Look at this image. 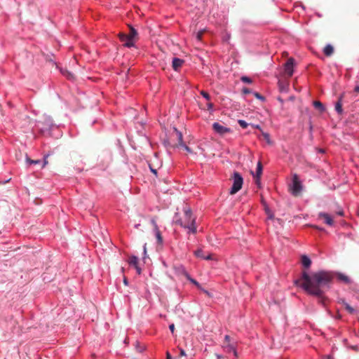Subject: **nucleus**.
I'll return each instance as SVG.
<instances>
[{
  "label": "nucleus",
  "mask_w": 359,
  "mask_h": 359,
  "mask_svg": "<svg viewBox=\"0 0 359 359\" xmlns=\"http://www.w3.org/2000/svg\"><path fill=\"white\" fill-rule=\"evenodd\" d=\"M186 224H195L196 219L192 217V213L189 208H184Z\"/></svg>",
  "instance_id": "9"
},
{
  "label": "nucleus",
  "mask_w": 359,
  "mask_h": 359,
  "mask_svg": "<svg viewBox=\"0 0 359 359\" xmlns=\"http://www.w3.org/2000/svg\"><path fill=\"white\" fill-rule=\"evenodd\" d=\"M123 283L126 285H128V280H127L126 277H124V278H123Z\"/></svg>",
  "instance_id": "42"
},
{
  "label": "nucleus",
  "mask_w": 359,
  "mask_h": 359,
  "mask_svg": "<svg viewBox=\"0 0 359 359\" xmlns=\"http://www.w3.org/2000/svg\"><path fill=\"white\" fill-rule=\"evenodd\" d=\"M175 272L178 276H183L186 278L189 276V273L186 271L185 268L182 265H177L173 267Z\"/></svg>",
  "instance_id": "10"
},
{
  "label": "nucleus",
  "mask_w": 359,
  "mask_h": 359,
  "mask_svg": "<svg viewBox=\"0 0 359 359\" xmlns=\"http://www.w3.org/2000/svg\"><path fill=\"white\" fill-rule=\"evenodd\" d=\"M319 217H323L325 219V222L326 224H332V218L329 214L320 212L319 214Z\"/></svg>",
  "instance_id": "15"
},
{
  "label": "nucleus",
  "mask_w": 359,
  "mask_h": 359,
  "mask_svg": "<svg viewBox=\"0 0 359 359\" xmlns=\"http://www.w3.org/2000/svg\"><path fill=\"white\" fill-rule=\"evenodd\" d=\"M166 358L167 359H172L171 355H170V354L168 352H167V353H166Z\"/></svg>",
  "instance_id": "46"
},
{
  "label": "nucleus",
  "mask_w": 359,
  "mask_h": 359,
  "mask_svg": "<svg viewBox=\"0 0 359 359\" xmlns=\"http://www.w3.org/2000/svg\"><path fill=\"white\" fill-rule=\"evenodd\" d=\"M180 146H182V147H184V149H185L187 151H188V152H191V149H190L189 147H187L186 144H184V143H182V144H181Z\"/></svg>",
  "instance_id": "34"
},
{
  "label": "nucleus",
  "mask_w": 359,
  "mask_h": 359,
  "mask_svg": "<svg viewBox=\"0 0 359 359\" xmlns=\"http://www.w3.org/2000/svg\"><path fill=\"white\" fill-rule=\"evenodd\" d=\"M73 77H74L73 75L72 74L69 73V79H73Z\"/></svg>",
  "instance_id": "50"
},
{
  "label": "nucleus",
  "mask_w": 359,
  "mask_h": 359,
  "mask_svg": "<svg viewBox=\"0 0 359 359\" xmlns=\"http://www.w3.org/2000/svg\"><path fill=\"white\" fill-rule=\"evenodd\" d=\"M184 61L180 58L174 57L172 60V68L177 71L178 69L182 65Z\"/></svg>",
  "instance_id": "13"
},
{
  "label": "nucleus",
  "mask_w": 359,
  "mask_h": 359,
  "mask_svg": "<svg viewBox=\"0 0 359 359\" xmlns=\"http://www.w3.org/2000/svg\"><path fill=\"white\" fill-rule=\"evenodd\" d=\"M198 38L200 39L201 38V34H198Z\"/></svg>",
  "instance_id": "51"
},
{
  "label": "nucleus",
  "mask_w": 359,
  "mask_h": 359,
  "mask_svg": "<svg viewBox=\"0 0 359 359\" xmlns=\"http://www.w3.org/2000/svg\"><path fill=\"white\" fill-rule=\"evenodd\" d=\"M207 108L209 111H210V112L214 111V105L212 102H208L207 104Z\"/></svg>",
  "instance_id": "32"
},
{
  "label": "nucleus",
  "mask_w": 359,
  "mask_h": 359,
  "mask_svg": "<svg viewBox=\"0 0 359 359\" xmlns=\"http://www.w3.org/2000/svg\"><path fill=\"white\" fill-rule=\"evenodd\" d=\"M39 124L42 125V126L41 127V130L43 132L50 131L55 126L53 121L52 120V118L50 116H45L43 118V121H39Z\"/></svg>",
  "instance_id": "4"
},
{
  "label": "nucleus",
  "mask_w": 359,
  "mask_h": 359,
  "mask_svg": "<svg viewBox=\"0 0 359 359\" xmlns=\"http://www.w3.org/2000/svg\"><path fill=\"white\" fill-rule=\"evenodd\" d=\"M241 79L243 83H251L252 82V79L250 77L245 76H242Z\"/></svg>",
  "instance_id": "29"
},
{
  "label": "nucleus",
  "mask_w": 359,
  "mask_h": 359,
  "mask_svg": "<svg viewBox=\"0 0 359 359\" xmlns=\"http://www.w3.org/2000/svg\"><path fill=\"white\" fill-rule=\"evenodd\" d=\"M169 329H170V332H172V334H174L175 330V325L173 323L170 325Z\"/></svg>",
  "instance_id": "35"
},
{
  "label": "nucleus",
  "mask_w": 359,
  "mask_h": 359,
  "mask_svg": "<svg viewBox=\"0 0 359 359\" xmlns=\"http://www.w3.org/2000/svg\"><path fill=\"white\" fill-rule=\"evenodd\" d=\"M212 128L214 131L219 135H224L226 133L231 132V128L225 127L217 122H215L212 124Z\"/></svg>",
  "instance_id": "6"
},
{
  "label": "nucleus",
  "mask_w": 359,
  "mask_h": 359,
  "mask_svg": "<svg viewBox=\"0 0 359 359\" xmlns=\"http://www.w3.org/2000/svg\"><path fill=\"white\" fill-rule=\"evenodd\" d=\"M262 165L261 162H258L257 165L255 177L259 179L262 175Z\"/></svg>",
  "instance_id": "20"
},
{
  "label": "nucleus",
  "mask_w": 359,
  "mask_h": 359,
  "mask_svg": "<svg viewBox=\"0 0 359 359\" xmlns=\"http://www.w3.org/2000/svg\"><path fill=\"white\" fill-rule=\"evenodd\" d=\"M321 359H332L330 355H325Z\"/></svg>",
  "instance_id": "43"
},
{
  "label": "nucleus",
  "mask_w": 359,
  "mask_h": 359,
  "mask_svg": "<svg viewBox=\"0 0 359 359\" xmlns=\"http://www.w3.org/2000/svg\"><path fill=\"white\" fill-rule=\"evenodd\" d=\"M342 97H343V95H340L338 101L335 104V110L339 114H341L343 113L342 103H341Z\"/></svg>",
  "instance_id": "14"
},
{
  "label": "nucleus",
  "mask_w": 359,
  "mask_h": 359,
  "mask_svg": "<svg viewBox=\"0 0 359 359\" xmlns=\"http://www.w3.org/2000/svg\"><path fill=\"white\" fill-rule=\"evenodd\" d=\"M303 189L301 180L297 174L292 175V184L290 185L291 194L294 196L299 195Z\"/></svg>",
  "instance_id": "3"
},
{
  "label": "nucleus",
  "mask_w": 359,
  "mask_h": 359,
  "mask_svg": "<svg viewBox=\"0 0 359 359\" xmlns=\"http://www.w3.org/2000/svg\"><path fill=\"white\" fill-rule=\"evenodd\" d=\"M205 294H206L207 295L210 296V293L208 291L204 290V289H201Z\"/></svg>",
  "instance_id": "45"
},
{
  "label": "nucleus",
  "mask_w": 359,
  "mask_h": 359,
  "mask_svg": "<svg viewBox=\"0 0 359 359\" xmlns=\"http://www.w3.org/2000/svg\"><path fill=\"white\" fill-rule=\"evenodd\" d=\"M154 231V233L156 235V238L157 239L158 245L160 246H162L163 240V237L161 236V233L160 232V231L158 230V229L157 227H155Z\"/></svg>",
  "instance_id": "16"
},
{
  "label": "nucleus",
  "mask_w": 359,
  "mask_h": 359,
  "mask_svg": "<svg viewBox=\"0 0 359 359\" xmlns=\"http://www.w3.org/2000/svg\"><path fill=\"white\" fill-rule=\"evenodd\" d=\"M334 276L332 271H319L311 274L303 271L302 276L294 283L309 294L318 297V302L325 306L327 299L325 292L330 288Z\"/></svg>",
  "instance_id": "1"
},
{
  "label": "nucleus",
  "mask_w": 359,
  "mask_h": 359,
  "mask_svg": "<svg viewBox=\"0 0 359 359\" xmlns=\"http://www.w3.org/2000/svg\"><path fill=\"white\" fill-rule=\"evenodd\" d=\"M333 52L334 48L331 44H327L323 49V53L327 56H330Z\"/></svg>",
  "instance_id": "18"
},
{
  "label": "nucleus",
  "mask_w": 359,
  "mask_h": 359,
  "mask_svg": "<svg viewBox=\"0 0 359 359\" xmlns=\"http://www.w3.org/2000/svg\"><path fill=\"white\" fill-rule=\"evenodd\" d=\"M315 227L316 228V229H317L318 231H324V229H323V228H322V227H320V226H315Z\"/></svg>",
  "instance_id": "41"
},
{
  "label": "nucleus",
  "mask_w": 359,
  "mask_h": 359,
  "mask_svg": "<svg viewBox=\"0 0 359 359\" xmlns=\"http://www.w3.org/2000/svg\"><path fill=\"white\" fill-rule=\"evenodd\" d=\"M144 257L147 255V244L145 243L143 246Z\"/></svg>",
  "instance_id": "40"
},
{
  "label": "nucleus",
  "mask_w": 359,
  "mask_h": 359,
  "mask_svg": "<svg viewBox=\"0 0 359 359\" xmlns=\"http://www.w3.org/2000/svg\"><path fill=\"white\" fill-rule=\"evenodd\" d=\"M294 65H295L294 59L292 57L289 58L284 65L285 74L290 77L292 76L294 73Z\"/></svg>",
  "instance_id": "5"
},
{
  "label": "nucleus",
  "mask_w": 359,
  "mask_h": 359,
  "mask_svg": "<svg viewBox=\"0 0 359 359\" xmlns=\"http://www.w3.org/2000/svg\"><path fill=\"white\" fill-rule=\"evenodd\" d=\"M128 262L130 265H133L134 267H135L138 265V259L136 256H131L129 258Z\"/></svg>",
  "instance_id": "22"
},
{
  "label": "nucleus",
  "mask_w": 359,
  "mask_h": 359,
  "mask_svg": "<svg viewBox=\"0 0 359 359\" xmlns=\"http://www.w3.org/2000/svg\"><path fill=\"white\" fill-rule=\"evenodd\" d=\"M355 91L359 93V86H355Z\"/></svg>",
  "instance_id": "48"
},
{
  "label": "nucleus",
  "mask_w": 359,
  "mask_h": 359,
  "mask_svg": "<svg viewBox=\"0 0 359 359\" xmlns=\"http://www.w3.org/2000/svg\"><path fill=\"white\" fill-rule=\"evenodd\" d=\"M223 348L228 353L233 352V354L236 356L237 353L234 348V346L233 344H231V342L229 343H223Z\"/></svg>",
  "instance_id": "12"
},
{
  "label": "nucleus",
  "mask_w": 359,
  "mask_h": 359,
  "mask_svg": "<svg viewBox=\"0 0 359 359\" xmlns=\"http://www.w3.org/2000/svg\"><path fill=\"white\" fill-rule=\"evenodd\" d=\"M255 96L260 100L264 101L265 100V98L258 93H255Z\"/></svg>",
  "instance_id": "33"
},
{
  "label": "nucleus",
  "mask_w": 359,
  "mask_h": 359,
  "mask_svg": "<svg viewBox=\"0 0 359 359\" xmlns=\"http://www.w3.org/2000/svg\"><path fill=\"white\" fill-rule=\"evenodd\" d=\"M194 255L197 257H200L203 259L205 260H210L212 259V255L211 253H208V255H205V252L202 250H197L194 252Z\"/></svg>",
  "instance_id": "11"
},
{
  "label": "nucleus",
  "mask_w": 359,
  "mask_h": 359,
  "mask_svg": "<svg viewBox=\"0 0 359 359\" xmlns=\"http://www.w3.org/2000/svg\"><path fill=\"white\" fill-rule=\"evenodd\" d=\"M200 93L205 100H210V96L207 92H205L204 90H201Z\"/></svg>",
  "instance_id": "30"
},
{
  "label": "nucleus",
  "mask_w": 359,
  "mask_h": 359,
  "mask_svg": "<svg viewBox=\"0 0 359 359\" xmlns=\"http://www.w3.org/2000/svg\"><path fill=\"white\" fill-rule=\"evenodd\" d=\"M337 276L338 280H340V281H342V282H344L345 283H350V278L347 276H346V275H344L343 273H338L337 275Z\"/></svg>",
  "instance_id": "19"
},
{
  "label": "nucleus",
  "mask_w": 359,
  "mask_h": 359,
  "mask_svg": "<svg viewBox=\"0 0 359 359\" xmlns=\"http://www.w3.org/2000/svg\"><path fill=\"white\" fill-rule=\"evenodd\" d=\"M337 214L339 216H342L344 215V212L342 210H340L339 212H337Z\"/></svg>",
  "instance_id": "47"
},
{
  "label": "nucleus",
  "mask_w": 359,
  "mask_h": 359,
  "mask_svg": "<svg viewBox=\"0 0 359 359\" xmlns=\"http://www.w3.org/2000/svg\"><path fill=\"white\" fill-rule=\"evenodd\" d=\"M150 170H151V171L154 174H155V175H156V174H157V171H156V169H154V168H150Z\"/></svg>",
  "instance_id": "44"
},
{
  "label": "nucleus",
  "mask_w": 359,
  "mask_h": 359,
  "mask_svg": "<svg viewBox=\"0 0 359 359\" xmlns=\"http://www.w3.org/2000/svg\"><path fill=\"white\" fill-rule=\"evenodd\" d=\"M233 184L230 189L229 194L233 195L239 191L243 184V178L242 175L238 172H234L232 176Z\"/></svg>",
  "instance_id": "2"
},
{
  "label": "nucleus",
  "mask_w": 359,
  "mask_h": 359,
  "mask_svg": "<svg viewBox=\"0 0 359 359\" xmlns=\"http://www.w3.org/2000/svg\"><path fill=\"white\" fill-rule=\"evenodd\" d=\"M262 134L264 138V140L266 141V142L268 144H271V138H270V135L268 133H266V132H264V131H262Z\"/></svg>",
  "instance_id": "24"
},
{
  "label": "nucleus",
  "mask_w": 359,
  "mask_h": 359,
  "mask_svg": "<svg viewBox=\"0 0 359 359\" xmlns=\"http://www.w3.org/2000/svg\"><path fill=\"white\" fill-rule=\"evenodd\" d=\"M243 93H245V94H248V93H250V90L248 88H244L243 89Z\"/></svg>",
  "instance_id": "37"
},
{
  "label": "nucleus",
  "mask_w": 359,
  "mask_h": 359,
  "mask_svg": "<svg viewBox=\"0 0 359 359\" xmlns=\"http://www.w3.org/2000/svg\"><path fill=\"white\" fill-rule=\"evenodd\" d=\"M301 259L302 265L306 269L309 268L311 264L310 258L304 255L302 256Z\"/></svg>",
  "instance_id": "17"
},
{
  "label": "nucleus",
  "mask_w": 359,
  "mask_h": 359,
  "mask_svg": "<svg viewBox=\"0 0 359 359\" xmlns=\"http://www.w3.org/2000/svg\"><path fill=\"white\" fill-rule=\"evenodd\" d=\"M177 137H178V140H179V144L181 145L182 143H184L183 142V137H182V134L181 132L180 131H177Z\"/></svg>",
  "instance_id": "31"
},
{
  "label": "nucleus",
  "mask_w": 359,
  "mask_h": 359,
  "mask_svg": "<svg viewBox=\"0 0 359 359\" xmlns=\"http://www.w3.org/2000/svg\"><path fill=\"white\" fill-rule=\"evenodd\" d=\"M119 38L120 40L123 43V45L125 46L128 48H131L134 46V40L131 36L124 34H121L119 35Z\"/></svg>",
  "instance_id": "8"
},
{
  "label": "nucleus",
  "mask_w": 359,
  "mask_h": 359,
  "mask_svg": "<svg viewBox=\"0 0 359 359\" xmlns=\"http://www.w3.org/2000/svg\"><path fill=\"white\" fill-rule=\"evenodd\" d=\"M135 268V269H136V271H137V273L138 274H140V273H141V269L139 267V266L137 265V266H136Z\"/></svg>",
  "instance_id": "38"
},
{
  "label": "nucleus",
  "mask_w": 359,
  "mask_h": 359,
  "mask_svg": "<svg viewBox=\"0 0 359 359\" xmlns=\"http://www.w3.org/2000/svg\"><path fill=\"white\" fill-rule=\"evenodd\" d=\"M255 128L261 130V127L259 125H255Z\"/></svg>",
  "instance_id": "49"
},
{
  "label": "nucleus",
  "mask_w": 359,
  "mask_h": 359,
  "mask_svg": "<svg viewBox=\"0 0 359 359\" xmlns=\"http://www.w3.org/2000/svg\"><path fill=\"white\" fill-rule=\"evenodd\" d=\"M48 157V154H46L43 156V160L41 161V160H32L27 156H26V162L29 165H41V168H43L47 164L48 161L47 158Z\"/></svg>",
  "instance_id": "7"
},
{
  "label": "nucleus",
  "mask_w": 359,
  "mask_h": 359,
  "mask_svg": "<svg viewBox=\"0 0 359 359\" xmlns=\"http://www.w3.org/2000/svg\"><path fill=\"white\" fill-rule=\"evenodd\" d=\"M238 123L240 125V126L243 128H246L248 126V123L244 120L240 119L238 121Z\"/></svg>",
  "instance_id": "27"
},
{
  "label": "nucleus",
  "mask_w": 359,
  "mask_h": 359,
  "mask_svg": "<svg viewBox=\"0 0 359 359\" xmlns=\"http://www.w3.org/2000/svg\"><path fill=\"white\" fill-rule=\"evenodd\" d=\"M191 283H192L193 284H194L199 289H201V285L198 283V282H197L195 279L192 278L190 277V276L189 275V276L187 278Z\"/></svg>",
  "instance_id": "26"
},
{
  "label": "nucleus",
  "mask_w": 359,
  "mask_h": 359,
  "mask_svg": "<svg viewBox=\"0 0 359 359\" xmlns=\"http://www.w3.org/2000/svg\"><path fill=\"white\" fill-rule=\"evenodd\" d=\"M137 31L133 27H131L130 32V34H128V36H131L134 39V38L137 36Z\"/></svg>",
  "instance_id": "28"
},
{
  "label": "nucleus",
  "mask_w": 359,
  "mask_h": 359,
  "mask_svg": "<svg viewBox=\"0 0 359 359\" xmlns=\"http://www.w3.org/2000/svg\"><path fill=\"white\" fill-rule=\"evenodd\" d=\"M230 342V337L229 335H226L224 337V341L223 343H229Z\"/></svg>",
  "instance_id": "36"
},
{
  "label": "nucleus",
  "mask_w": 359,
  "mask_h": 359,
  "mask_svg": "<svg viewBox=\"0 0 359 359\" xmlns=\"http://www.w3.org/2000/svg\"><path fill=\"white\" fill-rule=\"evenodd\" d=\"M313 106L315 108L318 109L320 111H324L325 110V107L320 101H314Z\"/></svg>",
  "instance_id": "21"
},
{
  "label": "nucleus",
  "mask_w": 359,
  "mask_h": 359,
  "mask_svg": "<svg viewBox=\"0 0 359 359\" xmlns=\"http://www.w3.org/2000/svg\"><path fill=\"white\" fill-rule=\"evenodd\" d=\"M342 304L344 305L345 309L348 311L350 313H353L354 312V309L352 308L348 304H347L344 300L342 301Z\"/></svg>",
  "instance_id": "23"
},
{
  "label": "nucleus",
  "mask_w": 359,
  "mask_h": 359,
  "mask_svg": "<svg viewBox=\"0 0 359 359\" xmlns=\"http://www.w3.org/2000/svg\"><path fill=\"white\" fill-rule=\"evenodd\" d=\"M185 229H188V233H195L196 232V226H184Z\"/></svg>",
  "instance_id": "25"
},
{
  "label": "nucleus",
  "mask_w": 359,
  "mask_h": 359,
  "mask_svg": "<svg viewBox=\"0 0 359 359\" xmlns=\"http://www.w3.org/2000/svg\"><path fill=\"white\" fill-rule=\"evenodd\" d=\"M186 355V353L184 349L180 348V356H184Z\"/></svg>",
  "instance_id": "39"
}]
</instances>
